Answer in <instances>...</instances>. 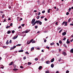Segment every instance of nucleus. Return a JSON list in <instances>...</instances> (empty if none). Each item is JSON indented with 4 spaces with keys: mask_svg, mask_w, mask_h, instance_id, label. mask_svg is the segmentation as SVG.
<instances>
[{
    "mask_svg": "<svg viewBox=\"0 0 73 73\" xmlns=\"http://www.w3.org/2000/svg\"><path fill=\"white\" fill-rule=\"evenodd\" d=\"M11 43H12V40H10L9 42V44H11Z\"/></svg>",
    "mask_w": 73,
    "mask_h": 73,
    "instance_id": "24",
    "label": "nucleus"
},
{
    "mask_svg": "<svg viewBox=\"0 0 73 73\" xmlns=\"http://www.w3.org/2000/svg\"><path fill=\"white\" fill-rule=\"evenodd\" d=\"M44 42H46V39L44 40Z\"/></svg>",
    "mask_w": 73,
    "mask_h": 73,
    "instance_id": "51",
    "label": "nucleus"
},
{
    "mask_svg": "<svg viewBox=\"0 0 73 73\" xmlns=\"http://www.w3.org/2000/svg\"><path fill=\"white\" fill-rule=\"evenodd\" d=\"M20 68H21L22 69H23V66H20Z\"/></svg>",
    "mask_w": 73,
    "mask_h": 73,
    "instance_id": "42",
    "label": "nucleus"
},
{
    "mask_svg": "<svg viewBox=\"0 0 73 73\" xmlns=\"http://www.w3.org/2000/svg\"><path fill=\"white\" fill-rule=\"evenodd\" d=\"M12 25H13V23H11V24H10V26L11 27H12Z\"/></svg>",
    "mask_w": 73,
    "mask_h": 73,
    "instance_id": "35",
    "label": "nucleus"
},
{
    "mask_svg": "<svg viewBox=\"0 0 73 73\" xmlns=\"http://www.w3.org/2000/svg\"><path fill=\"white\" fill-rule=\"evenodd\" d=\"M61 58H59V61H60L61 60Z\"/></svg>",
    "mask_w": 73,
    "mask_h": 73,
    "instance_id": "34",
    "label": "nucleus"
},
{
    "mask_svg": "<svg viewBox=\"0 0 73 73\" xmlns=\"http://www.w3.org/2000/svg\"><path fill=\"white\" fill-rule=\"evenodd\" d=\"M39 25H41L42 24V22L40 21V22H39Z\"/></svg>",
    "mask_w": 73,
    "mask_h": 73,
    "instance_id": "15",
    "label": "nucleus"
},
{
    "mask_svg": "<svg viewBox=\"0 0 73 73\" xmlns=\"http://www.w3.org/2000/svg\"><path fill=\"white\" fill-rule=\"evenodd\" d=\"M6 44L7 45L9 44V42H8V40H7Z\"/></svg>",
    "mask_w": 73,
    "mask_h": 73,
    "instance_id": "16",
    "label": "nucleus"
},
{
    "mask_svg": "<svg viewBox=\"0 0 73 73\" xmlns=\"http://www.w3.org/2000/svg\"><path fill=\"white\" fill-rule=\"evenodd\" d=\"M20 28H21V26H20L18 27V29H20Z\"/></svg>",
    "mask_w": 73,
    "mask_h": 73,
    "instance_id": "40",
    "label": "nucleus"
},
{
    "mask_svg": "<svg viewBox=\"0 0 73 73\" xmlns=\"http://www.w3.org/2000/svg\"><path fill=\"white\" fill-rule=\"evenodd\" d=\"M44 16H42L40 18H41V19H43V18H44Z\"/></svg>",
    "mask_w": 73,
    "mask_h": 73,
    "instance_id": "61",
    "label": "nucleus"
},
{
    "mask_svg": "<svg viewBox=\"0 0 73 73\" xmlns=\"http://www.w3.org/2000/svg\"><path fill=\"white\" fill-rule=\"evenodd\" d=\"M51 68H53L54 67V64H52L51 65Z\"/></svg>",
    "mask_w": 73,
    "mask_h": 73,
    "instance_id": "12",
    "label": "nucleus"
},
{
    "mask_svg": "<svg viewBox=\"0 0 73 73\" xmlns=\"http://www.w3.org/2000/svg\"><path fill=\"white\" fill-rule=\"evenodd\" d=\"M59 42L60 44H62V41H61V40H60L59 41Z\"/></svg>",
    "mask_w": 73,
    "mask_h": 73,
    "instance_id": "22",
    "label": "nucleus"
},
{
    "mask_svg": "<svg viewBox=\"0 0 73 73\" xmlns=\"http://www.w3.org/2000/svg\"><path fill=\"white\" fill-rule=\"evenodd\" d=\"M66 34V32H64L62 33V35H63V36H65V35Z\"/></svg>",
    "mask_w": 73,
    "mask_h": 73,
    "instance_id": "6",
    "label": "nucleus"
},
{
    "mask_svg": "<svg viewBox=\"0 0 73 73\" xmlns=\"http://www.w3.org/2000/svg\"><path fill=\"white\" fill-rule=\"evenodd\" d=\"M24 50H21L19 51V52H23Z\"/></svg>",
    "mask_w": 73,
    "mask_h": 73,
    "instance_id": "13",
    "label": "nucleus"
},
{
    "mask_svg": "<svg viewBox=\"0 0 73 73\" xmlns=\"http://www.w3.org/2000/svg\"><path fill=\"white\" fill-rule=\"evenodd\" d=\"M35 19H33L31 23L33 24V23L35 21Z\"/></svg>",
    "mask_w": 73,
    "mask_h": 73,
    "instance_id": "2",
    "label": "nucleus"
},
{
    "mask_svg": "<svg viewBox=\"0 0 73 73\" xmlns=\"http://www.w3.org/2000/svg\"><path fill=\"white\" fill-rule=\"evenodd\" d=\"M54 61V58H53L51 60V62H53Z\"/></svg>",
    "mask_w": 73,
    "mask_h": 73,
    "instance_id": "7",
    "label": "nucleus"
},
{
    "mask_svg": "<svg viewBox=\"0 0 73 73\" xmlns=\"http://www.w3.org/2000/svg\"><path fill=\"white\" fill-rule=\"evenodd\" d=\"M38 27V26H36L35 27V29H37V28Z\"/></svg>",
    "mask_w": 73,
    "mask_h": 73,
    "instance_id": "43",
    "label": "nucleus"
},
{
    "mask_svg": "<svg viewBox=\"0 0 73 73\" xmlns=\"http://www.w3.org/2000/svg\"><path fill=\"white\" fill-rule=\"evenodd\" d=\"M32 43H35V40H33V41L32 42Z\"/></svg>",
    "mask_w": 73,
    "mask_h": 73,
    "instance_id": "39",
    "label": "nucleus"
},
{
    "mask_svg": "<svg viewBox=\"0 0 73 73\" xmlns=\"http://www.w3.org/2000/svg\"><path fill=\"white\" fill-rule=\"evenodd\" d=\"M42 66H40L39 67V70H41V69H42Z\"/></svg>",
    "mask_w": 73,
    "mask_h": 73,
    "instance_id": "11",
    "label": "nucleus"
},
{
    "mask_svg": "<svg viewBox=\"0 0 73 73\" xmlns=\"http://www.w3.org/2000/svg\"><path fill=\"white\" fill-rule=\"evenodd\" d=\"M36 49H37V50L38 49V50H40V48H36Z\"/></svg>",
    "mask_w": 73,
    "mask_h": 73,
    "instance_id": "60",
    "label": "nucleus"
},
{
    "mask_svg": "<svg viewBox=\"0 0 73 73\" xmlns=\"http://www.w3.org/2000/svg\"><path fill=\"white\" fill-rule=\"evenodd\" d=\"M29 31H30V30H28V31L26 30L25 31H23L22 33H28V32H29Z\"/></svg>",
    "mask_w": 73,
    "mask_h": 73,
    "instance_id": "1",
    "label": "nucleus"
},
{
    "mask_svg": "<svg viewBox=\"0 0 73 73\" xmlns=\"http://www.w3.org/2000/svg\"><path fill=\"white\" fill-rule=\"evenodd\" d=\"M41 14V13H40V12H39L38 14V15H40Z\"/></svg>",
    "mask_w": 73,
    "mask_h": 73,
    "instance_id": "48",
    "label": "nucleus"
},
{
    "mask_svg": "<svg viewBox=\"0 0 73 73\" xmlns=\"http://www.w3.org/2000/svg\"><path fill=\"white\" fill-rule=\"evenodd\" d=\"M12 49H14V48H13V47L11 48L10 49V50H12Z\"/></svg>",
    "mask_w": 73,
    "mask_h": 73,
    "instance_id": "37",
    "label": "nucleus"
},
{
    "mask_svg": "<svg viewBox=\"0 0 73 73\" xmlns=\"http://www.w3.org/2000/svg\"><path fill=\"white\" fill-rule=\"evenodd\" d=\"M66 73H69V71H68V70H67V71H66Z\"/></svg>",
    "mask_w": 73,
    "mask_h": 73,
    "instance_id": "29",
    "label": "nucleus"
},
{
    "mask_svg": "<svg viewBox=\"0 0 73 73\" xmlns=\"http://www.w3.org/2000/svg\"><path fill=\"white\" fill-rule=\"evenodd\" d=\"M10 26H7L6 27V28H7V29H8V28H10Z\"/></svg>",
    "mask_w": 73,
    "mask_h": 73,
    "instance_id": "21",
    "label": "nucleus"
},
{
    "mask_svg": "<svg viewBox=\"0 0 73 73\" xmlns=\"http://www.w3.org/2000/svg\"><path fill=\"white\" fill-rule=\"evenodd\" d=\"M71 19L70 18L69 19H68V22L69 23V22H70V20H71Z\"/></svg>",
    "mask_w": 73,
    "mask_h": 73,
    "instance_id": "30",
    "label": "nucleus"
},
{
    "mask_svg": "<svg viewBox=\"0 0 73 73\" xmlns=\"http://www.w3.org/2000/svg\"><path fill=\"white\" fill-rule=\"evenodd\" d=\"M56 44L57 45H58V46H59V44L58 43H56Z\"/></svg>",
    "mask_w": 73,
    "mask_h": 73,
    "instance_id": "57",
    "label": "nucleus"
},
{
    "mask_svg": "<svg viewBox=\"0 0 73 73\" xmlns=\"http://www.w3.org/2000/svg\"><path fill=\"white\" fill-rule=\"evenodd\" d=\"M46 73H49V72L48 71H46Z\"/></svg>",
    "mask_w": 73,
    "mask_h": 73,
    "instance_id": "55",
    "label": "nucleus"
},
{
    "mask_svg": "<svg viewBox=\"0 0 73 73\" xmlns=\"http://www.w3.org/2000/svg\"><path fill=\"white\" fill-rule=\"evenodd\" d=\"M28 65H31L32 63L31 62H28Z\"/></svg>",
    "mask_w": 73,
    "mask_h": 73,
    "instance_id": "27",
    "label": "nucleus"
},
{
    "mask_svg": "<svg viewBox=\"0 0 73 73\" xmlns=\"http://www.w3.org/2000/svg\"><path fill=\"white\" fill-rule=\"evenodd\" d=\"M26 54H29V53L28 52H25Z\"/></svg>",
    "mask_w": 73,
    "mask_h": 73,
    "instance_id": "53",
    "label": "nucleus"
},
{
    "mask_svg": "<svg viewBox=\"0 0 73 73\" xmlns=\"http://www.w3.org/2000/svg\"><path fill=\"white\" fill-rule=\"evenodd\" d=\"M34 48L35 47H32L31 49V51H32V50H33Z\"/></svg>",
    "mask_w": 73,
    "mask_h": 73,
    "instance_id": "14",
    "label": "nucleus"
},
{
    "mask_svg": "<svg viewBox=\"0 0 73 73\" xmlns=\"http://www.w3.org/2000/svg\"><path fill=\"white\" fill-rule=\"evenodd\" d=\"M21 25L22 27H24V25H25V24H23L22 25Z\"/></svg>",
    "mask_w": 73,
    "mask_h": 73,
    "instance_id": "44",
    "label": "nucleus"
},
{
    "mask_svg": "<svg viewBox=\"0 0 73 73\" xmlns=\"http://www.w3.org/2000/svg\"><path fill=\"white\" fill-rule=\"evenodd\" d=\"M36 23L35 22L33 24V26H34L36 24Z\"/></svg>",
    "mask_w": 73,
    "mask_h": 73,
    "instance_id": "36",
    "label": "nucleus"
},
{
    "mask_svg": "<svg viewBox=\"0 0 73 73\" xmlns=\"http://www.w3.org/2000/svg\"><path fill=\"white\" fill-rule=\"evenodd\" d=\"M44 20L45 21H47V19L46 18H45Z\"/></svg>",
    "mask_w": 73,
    "mask_h": 73,
    "instance_id": "62",
    "label": "nucleus"
},
{
    "mask_svg": "<svg viewBox=\"0 0 73 73\" xmlns=\"http://www.w3.org/2000/svg\"><path fill=\"white\" fill-rule=\"evenodd\" d=\"M26 58H27L26 57V56H24L23 58V59L24 60H25V59H26Z\"/></svg>",
    "mask_w": 73,
    "mask_h": 73,
    "instance_id": "41",
    "label": "nucleus"
},
{
    "mask_svg": "<svg viewBox=\"0 0 73 73\" xmlns=\"http://www.w3.org/2000/svg\"><path fill=\"white\" fill-rule=\"evenodd\" d=\"M16 65H14V67L15 68H16Z\"/></svg>",
    "mask_w": 73,
    "mask_h": 73,
    "instance_id": "58",
    "label": "nucleus"
},
{
    "mask_svg": "<svg viewBox=\"0 0 73 73\" xmlns=\"http://www.w3.org/2000/svg\"><path fill=\"white\" fill-rule=\"evenodd\" d=\"M66 40V38H64L63 39V40L65 41Z\"/></svg>",
    "mask_w": 73,
    "mask_h": 73,
    "instance_id": "52",
    "label": "nucleus"
},
{
    "mask_svg": "<svg viewBox=\"0 0 73 73\" xmlns=\"http://www.w3.org/2000/svg\"><path fill=\"white\" fill-rule=\"evenodd\" d=\"M11 31H7V33L8 34H9L10 33H11Z\"/></svg>",
    "mask_w": 73,
    "mask_h": 73,
    "instance_id": "19",
    "label": "nucleus"
},
{
    "mask_svg": "<svg viewBox=\"0 0 73 73\" xmlns=\"http://www.w3.org/2000/svg\"><path fill=\"white\" fill-rule=\"evenodd\" d=\"M41 59H42V61H44V58H42Z\"/></svg>",
    "mask_w": 73,
    "mask_h": 73,
    "instance_id": "63",
    "label": "nucleus"
},
{
    "mask_svg": "<svg viewBox=\"0 0 73 73\" xmlns=\"http://www.w3.org/2000/svg\"><path fill=\"white\" fill-rule=\"evenodd\" d=\"M17 37H18V36H14L13 37V40H15L16 38H17Z\"/></svg>",
    "mask_w": 73,
    "mask_h": 73,
    "instance_id": "4",
    "label": "nucleus"
},
{
    "mask_svg": "<svg viewBox=\"0 0 73 73\" xmlns=\"http://www.w3.org/2000/svg\"><path fill=\"white\" fill-rule=\"evenodd\" d=\"M50 9H48V13H49L50 12Z\"/></svg>",
    "mask_w": 73,
    "mask_h": 73,
    "instance_id": "20",
    "label": "nucleus"
},
{
    "mask_svg": "<svg viewBox=\"0 0 73 73\" xmlns=\"http://www.w3.org/2000/svg\"><path fill=\"white\" fill-rule=\"evenodd\" d=\"M70 25H72L73 26V23H71Z\"/></svg>",
    "mask_w": 73,
    "mask_h": 73,
    "instance_id": "64",
    "label": "nucleus"
},
{
    "mask_svg": "<svg viewBox=\"0 0 73 73\" xmlns=\"http://www.w3.org/2000/svg\"><path fill=\"white\" fill-rule=\"evenodd\" d=\"M54 44V42H52V43L50 44V45H53Z\"/></svg>",
    "mask_w": 73,
    "mask_h": 73,
    "instance_id": "23",
    "label": "nucleus"
},
{
    "mask_svg": "<svg viewBox=\"0 0 73 73\" xmlns=\"http://www.w3.org/2000/svg\"><path fill=\"white\" fill-rule=\"evenodd\" d=\"M38 60V58H35V61H37Z\"/></svg>",
    "mask_w": 73,
    "mask_h": 73,
    "instance_id": "47",
    "label": "nucleus"
},
{
    "mask_svg": "<svg viewBox=\"0 0 73 73\" xmlns=\"http://www.w3.org/2000/svg\"><path fill=\"white\" fill-rule=\"evenodd\" d=\"M70 52L71 53H73V48H72L70 51Z\"/></svg>",
    "mask_w": 73,
    "mask_h": 73,
    "instance_id": "10",
    "label": "nucleus"
},
{
    "mask_svg": "<svg viewBox=\"0 0 73 73\" xmlns=\"http://www.w3.org/2000/svg\"><path fill=\"white\" fill-rule=\"evenodd\" d=\"M33 39H32V40H31L30 41V42L31 43L32 42V41H33Z\"/></svg>",
    "mask_w": 73,
    "mask_h": 73,
    "instance_id": "49",
    "label": "nucleus"
},
{
    "mask_svg": "<svg viewBox=\"0 0 73 73\" xmlns=\"http://www.w3.org/2000/svg\"><path fill=\"white\" fill-rule=\"evenodd\" d=\"M66 22H63V23H62V25H64L65 23Z\"/></svg>",
    "mask_w": 73,
    "mask_h": 73,
    "instance_id": "45",
    "label": "nucleus"
},
{
    "mask_svg": "<svg viewBox=\"0 0 73 73\" xmlns=\"http://www.w3.org/2000/svg\"><path fill=\"white\" fill-rule=\"evenodd\" d=\"M23 20V19L22 18H21L20 19V20H19V21H21V20Z\"/></svg>",
    "mask_w": 73,
    "mask_h": 73,
    "instance_id": "56",
    "label": "nucleus"
},
{
    "mask_svg": "<svg viewBox=\"0 0 73 73\" xmlns=\"http://www.w3.org/2000/svg\"><path fill=\"white\" fill-rule=\"evenodd\" d=\"M62 31V29H61V30H60L59 32V33H61V31Z\"/></svg>",
    "mask_w": 73,
    "mask_h": 73,
    "instance_id": "31",
    "label": "nucleus"
},
{
    "mask_svg": "<svg viewBox=\"0 0 73 73\" xmlns=\"http://www.w3.org/2000/svg\"><path fill=\"white\" fill-rule=\"evenodd\" d=\"M18 70V69H13V70H14V71H16V70Z\"/></svg>",
    "mask_w": 73,
    "mask_h": 73,
    "instance_id": "25",
    "label": "nucleus"
},
{
    "mask_svg": "<svg viewBox=\"0 0 73 73\" xmlns=\"http://www.w3.org/2000/svg\"><path fill=\"white\" fill-rule=\"evenodd\" d=\"M72 9H71V8H69V11H70V10Z\"/></svg>",
    "mask_w": 73,
    "mask_h": 73,
    "instance_id": "50",
    "label": "nucleus"
},
{
    "mask_svg": "<svg viewBox=\"0 0 73 73\" xmlns=\"http://www.w3.org/2000/svg\"><path fill=\"white\" fill-rule=\"evenodd\" d=\"M46 48L47 49H50L49 47L46 46Z\"/></svg>",
    "mask_w": 73,
    "mask_h": 73,
    "instance_id": "38",
    "label": "nucleus"
},
{
    "mask_svg": "<svg viewBox=\"0 0 73 73\" xmlns=\"http://www.w3.org/2000/svg\"><path fill=\"white\" fill-rule=\"evenodd\" d=\"M39 22H40V21L38 20V21H36L35 22V23L36 24V23H37V24H38V23H39Z\"/></svg>",
    "mask_w": 73,
    "mask_h": 73,
    "instance_id": "3",
    "label": "nucleus"
},
{
    "mask_svg": "<svg viewBox=\"0 0 73 73\" xmlns=\"http://www.w3.org/2000/svg\"><path fill=\"white\" fill-rule=\"evenodd\" d=\"M16 47V46H15L13 47V48H14V49H15V48Z\"/></svg>",
    "mask_w": 73,
    "mask_h": 73,
    "instance_id": "54",
    "label": "nucleus"
},
{
    "mask_svg": "<svg viewBox=\"0 0 73 73\" xmlns=\"http://www.w3.org/2000/svg\"><path fill=\"white\" fill-rule=\"evenodd\" d=\"M61 29V27H58V30H59V29Z\"/></svg>",
    "mask_w": 73,
    "mask_h": 73,
    "instance_id": "59",
    "label": "nucleus"
},
{
    "mask_svg": "<svg viewBox=\"0 0 73 73\" xmlns=\"http://www.w3.org/2000/svg\"><path fill=\"white\" fill-rule=\"evenodd\" d=\"M45 11H42V13H45Z\"/></svg>",
    "mask_w": 73,
    "mask_h": 73,
    "instance_id": "32",
    "label": "nucleus"
},
{
    "mask_svg": "<svg viewBox=\"0 0 73 73\" xmlns=\"http://www.w3.org/2000/svg\"><path fill=\"white\" fill-rule=\"evenodd\" d=\"M63 46H64L65 47V48H67V46H66V44H63Z\"/></svg>",
    "mask_w": 73,
    "mask_h": 73,
    "instance_id": "18",
    "label": "nucleus"
},
{
    "mask_svg": "<svg viewBox=\"0 0 73 73\" xmlns=\"http://www.w3.org/2000/svg\"><path fill=\"white\" fill-rule=\"evenodd\" d=\"M69 13L68 12H67L66 13V15H69Z\"/></svg>",
    "mask_w": 73,
    "mask_h": 73,
    "instance_id": "46",
    "label": "nucleus"
},
{
    "mask_svg": "<svg viewBox=\"0 0 73 73\" xmlns=\"http://www.w3.org/2000/svg\"><path fill=\"white\" fill-rule=\"evenodd\" d=\"M15 31L14 30H13L12 31V33H15Z\"/></svg>",
    "mask_w": 73,
    "mask_h": 73,
    "instance_id": "33",
    "label": "nucleus"
},
{
    "mask_svg": "<svg viewBox=\"0 0 73 73\" xmlns=\"http://www.w3.org/2000/svg\"><path fill=\"white\" fill-rule=\"evenodd\" d=\"M31 42L30 41H28L27 42V44H29L31 43Z\"/></svg>",
    "mask_w": 73,
    "mask_h": 73,
    "instance_id": "17",
    "label": "nucleus"
},
{
    "mask_svg": "<svg viewBox=\"0 0 73 73\" xmlns=\"http://www.w3.org/2000/svg\"><path fill=\"white\" fill-rule=\"evenodd\" d=\"M21 44H18L17 45H16V46H21Z\"/></svg>",
    "mask_w": 73,
    "mask_h": 73,
    "instance_id": "28",
    "label": "nucleus"
},
{
    "mask_svg": "<svg viewBox=\"0 0 73 73\" xmlns=\"http://www.w3.org/2000/svg\"><path fill=\"white\" fill-rule=\"evenodd\" d=\"M37 19H38L40 18V16H38L36 17Z\"/></svg>",
    "mask_w": 73,
    "mask_h": 73,
    "instance_id": "26",
    "label": "nucleus"
},
{
    "mask_svg": "<svg viewBox=\"0 0 73 73\" xmlns=\"http://www.w3.org/2000/svg\"><path fill=\"white\" fill-rule=\"evenodd\" d=\"M69 39H68L67 40L66 42V43L67 44H69L70 43V41H69Z\"/></svg>",
    "mask_w": 73,
    "mask_h": 73,
    "instance_id": "8",
    "label": "nucleus"
},
{
    "mask_svg": "<svg viewBox=\"0 0 73 73\" xmlns=\"http://www.w3.org/2000/svg\"><path fill=\"white\" fill-rule=\"evenodd\" d=\"M62 54L64 56H66V52H62Z\"/></svg>",
    "mask_w": 73,
    "mask_h": 73,
    "instance_id": "5",
    "label": "nucleus"
},
{
    "mask_svg": "<svg viewBox=\"0 0 73 73\" xmlns=\"http://www.w3.org/2000/svg\"><path fill=\"white\" fill-rule=\"evenodd\" d=\"M46 63L47 64H49L50 63V62H49V61L48 60L46 62Z\"/></svg>",
    "mask_w": 73,
    "mask_h": 73,
    "instance_id": "9",
    "label": "nucleus"
}]
</instances>
